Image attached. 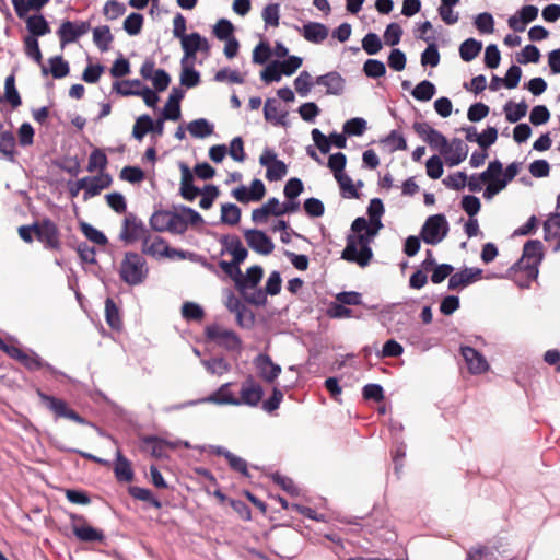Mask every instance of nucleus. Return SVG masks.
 <instances>
[{
	"label": "nucleus",
	"mask_w": 560,
	"mask_h": 560,
	"mask_svg": "<svg viewBox=\"0 0 560 560\" xmlns=\"http://www.w3.org/2000/svg\"><path fill=\"white\" fill-rule=\"evenodd\" d=\"M48 63L50 66L49 69L46 66L42 65V73L44 75L51 73V75L55 79H61L69 74V63L61 56H55L49 58Z\"/></svg>",
	"instance_id": "obj_29"
},
{
	"label": "nucleus",
	"mask_w": 560,
	"mask_h": 560,
	"mask_svg": "<svg viewBox=\"0 0 560 560\" xmlns=\"http://www.w3.org/2000/svg\"><path fill=\"white\" fill-rule=\"evenodd\" d=\"M153 129V120L149 115H142L136 119L132 128V136L141 141L148 132Z\"/></svg>",
	"instance_id": "obj_49"
},
{
	"label": "nucleus",
	"mask_w": 560,
	"mask_h": 560,
	"mask_svg": "<svg viewBox=\"0 0 560 560\" xmlns=\"http://www.w3.org/2000/svg\"><path fill=\"white\" fill-rule=\"evenodd\" d=\"M259 163L267 167L266 178L269 182H277L282 179L287 173L288 167L285 163L277 159V154L272 149L266 148L259 156Z\"/></svg>",
	"instance_id": "obj_10"
},
{
	"label": "nucleus",
	"mask_w": 560,
	"mask_h": 560,
	"mask_svg": "<svg viewBox=\"0 0 560 560\" xmlns=\"http://www.w3.org/2000/svg\"><path fill=\"white\" fill-rule=\"evenodd\" d=\"M182 48L185 52V56L182 60V63H185V60L188 58H195L197 51L208 52L210 50V45L207 38L202 37L199 33H191L187 36H183Z\"/></svg>",
	"instance_id": "obj_18"
},
{
	"label": "nucleus",
	"mask_w": 560,
	"mask_h": 560,
	"mask_svg": "<svg viewBox=\"0 0 560 560\" xmlns=\"http://www.w3.org/2000/svg\"><path fill=\"white\" fill-rule=\"evenodd\" d=\"M113 39L109 26L103 25L93 30V40L101 51H107Z\"/></svg>",
	"instance_id": "obj_42"
},
{
	"label": "nucleus",
	"mask_w": 560,
	"mask_h": 560,
	"mask_svg": "<svg viewBox=\"0 0 560 560\" xmlns=\"http://www.w3.org/2000/svg\"><path fill=\"white\" fill-rule=\"evenodd\" d=\"M482 270L479 268H465L450 277L448 289L457 290L481 279Z\"/></svg>",
	"instance_id": "obj_20"
},
{
	"label": "nucleus",
	"mask_w": 560,
	"mask_h": 560,
	"mask_svg": "<svg viewBox=\"0 0 560 560\" xmlns=\"http://www.w3.org/2000/svg\"><path fill=\"white\" fill-rule=\"evenodd\" d=\"M86 192H84V200L97 196L103 189L110 187L113 178L108 173H100L96 176H85Z\"/></svg>",
	"instance_id": "obj_21"
},
{
	"label": "nucleus",
	"mask_w": 560,
	"mask_h": 560,
	"mask_svg": "<svg viewBox=\"0 0 560 560\" xmlns=\"http://www.w3.org/2000/svg\"><path fill=\"white\" fill-rule=\"evenodd\" d=\"M108 160L105 152L102 149H94L89 158L88 163V172L93 173L95 171H100V173H105L104 170L107 167Z\"/></svg>",
	"instance_id": "obj_45"
},
{
	"label": "nucleus",
	"mask_w": 560,
	"mask_h": 560,
	"mask_svg": "<svg viewBox=\"0 0 560 560\" xmlns=\"http://www.w3.org/2000/svg\"><path fill=\"white\" fill-rule=\"evenodd\" d=\"M80 541L84 542H95L103 541L105 539V535L101 529L92 527L90 524L84 527H74L73 534Z\"/></svg>",
	"instance_id": "obj_37"
},
{
	"label": "nucleus",
	"mask_w": 560,
	"mask_h": 560,
	"mask_svg": "<svg viewBox=\"0 0 560 560\" xmlns=\"http://www.w3.org/2000/svg\"><path fill=\"white\" fill-rule=\"evenodd\" d=\"M264 115L267 121L283 126L287 113L279 114V103L277 100L268 98L264 106Z\"/></svg>",
	"instance_id": "obj_38"
},
{
	"label": "nucleus",
	"mask_w": 560,
	"mask_h": 560,
	"mask_svg": "<svg viewBox=\"0 0 560 560\" xmlns=\"http://www.w3.org/2000/svg\"><path fill=\"white\" fill-rule=\"evenodd\" d=\"M244 236L248 246L256 253L269 255L273 252L275 245L265 232L260 230H247Z\"/></svg>",
	"instance_id": "obj_17"
},
{
	"label": "nucleus",
	"mask_w": 560,
	"mask_h": 560,
	"mask_svg": "<svg viewBox=\"0 0 560 560\" xmlns=\"http://www.w3.org/2000/svg\"><path fill=\"white\" fill-rule=\"evenodd\" d=\"M363 71L366 77L377 79L386 73L385 65L376 59H368L363 65Z\"/></svg>",
	"instance_id": "obj_57"
},
{
	"label": "nucleus",
	"mask_w": 560,
	"mask_h": 560,
	"mask_svg": "<svg viewBox=\"0 0 560 560\" xmlns=\"http://www.w3.org/2000/svg\"><path fill=\"white\" fill-rule=\"evenodd\" d=\"M318 85L326 88L328 94L339 95L343 91L345 81L338 72H329L316 79Z\"/></svg>",
	"instance_id": "obj_27"
},
{
	"label": "nucleus",
	"mask_w": 560,
	"mask_h": 560,
	"mask_svg": "<svg viewBox=\"0 0 560 560\" xmlns=\"http://www.w3.org/2000/svg\"><path fill=\"white\" fill-rule=\"evenodd\" d=\"M114 474L118 481L130 482L135 478V472L131 463L126 458L120 451H117Z\"/></svg>",
	"instance_id": "obj_25"
},
{
	"label": "nucleus",
	"mask_w": 560,
	"mask_h": 560,
	"mask_svg": "<svg viewBox=\"0 0 560 560\" xmlns=\"http://www.w3.org/2000/svg\"><path fill=\"white\" fill-rule=\"evenodd\" d=\"M272 51L270 45L266 40H261L253 50V62L264 65L271 57Z\"/></svg>",
	"instance_id": "obj_61"
},
{
	"label": "nucleus",
	"mask_w": 560,
	"mask_h": 560,
	"mask_svg": "<svg viewBox=\"0 0 560 560\" xmlns=\"http://www.w3.org/2000/svg\"><path fill=\"white\" fill-rule=\"evenodd\" d=\"M232 383L221 385L220 388L208 398V400L219 405L238 406L237 397L234 396L230 389Z\"/></svg>",
	"instance_id": "obj_33"
},
{
	"label": "nucleus",
	"mask_w": 560,
	"mask_h": 560,
	"mask_svg": "<svg viewBox=\"0 0 560 560\" xmlns=\"http://www.w3.org/2000/svg\"><path fill=\"white\" fill-rule=\"evenodd\" d=\"M545 240L560 235V213L555 212L544 223Z\"/></svg>",
	"instance_id": "obj_55"
},
{
	"label": "nucleus",
	"mask_w": 560,
	"mask_h": 560,
	"mask_svg": "<svg viewBox=\"0 0 560 560\" xmlns=\"http://www.w3.org/2000/svg\"><path fill=\"white\" fill-rule=\"evenodd\" d=\"M221 243L233 256V260H236V262H243L246 259L248 252L243 246L242 241L237 235L224 236L221 240Z\"/></svg>",
	"instance_id": "obj_26"
},
{
	"label": "nucleus",
	"mask_w": 560,
	"mask_h": 560,
	"mask_svg": "<svg viewBox=\"0 0 560 560\" xmlns=\"http://www.w3.org/2000/svg\"><path fill=\"white\" fill-rule=\"evenodd\" d=\"M129 494L137 500L150 503L155 509H161L162 506L160 500L156 499L151 492V490L147 488H141L138 486L130 487Z\"/></svg>",
	"instance_id": "obj_50"
},
{
	"label": "nucleus",
	"mask_w": 560,
	"mask_h": 560,
	"mask_svg": "<svg viewBox=\"0 0 560 560\" xmlns=\"http://www.w3.org/2000/svg\"><path fill=\"white\" fill-rule=\"evenodd\" d=\"M80 229L82 231V233L84 234V236L93 242L94 244H97V245H106L107 244V237L105 236V234L101 231H98L97 229H95L94 226H92L91 224L89 223H81L80 224Z\"/></svg>",
	"instance_id": "obj_56"
},
{
	"label": "nucleus",
	"mask_w": 560,
	"mask_h": 560,
	"mask_svg": "<svg viewBox=\"0 0 560 560\" xmlns=\"http://www.w3.org/2000/svg\"><path fill=\"white\" fill-rule=\"evenodd\" d=\"M8 102L13 109L18 108L22 104V98L15 88V77L10 74L4 81V95L0 97V102Z\"/></svg>",
	"instance_id": "obj_32"
},
{
	"label": "nucleus",
	"mask_w": 560,
	"mask_h": 560,
	"mask_svg": "<svg viewBox=\"0 0 560 560\" xmlns=\"http://www.w3.org/2000/svg\"><path fill=\"white\" fill-rule=\"evenodd\" d=\"M517 15H513L509 19L508 23L509 26L514 32H524L526 28V25L530 23L532 21L536 20L538 15V8L535 5H524Z\"/></svg>",
	"instance_id": "obj_22"
},
{
	"label": "nucleus",
	"mask_w": 560,
	"mask_h": 560,
	"mask_svg": "<svg viewBox=\"0 0 560 560\" xmlns=\"http://www.w3.org/2000/svg\"><path fill=\"white\" fill-rule=\"evenodd\" d=\"M402 35V28L398 23H390L387 25L384 33L385 44L388 46H396L399 44Z\"/></svg>",
	"instance_id": "obj_64"
},
{
	"label": "nucleus",
	"mask_w": 560,
	"mask_h": 560,
	"mask_svg": "<svg viewBox=\"0 0 560 560\" xmlns=\"http://www.w3.org/2000/svg\"><path fill=\"white\" fill-rule=\"evenodd\" d=\"M200 83V74L192 67H187L183 63L180 72V84L190 89L195 88Z\"/></svg>",
	"instance_id": "obj_58"
},
{
	"label": "nucleus",
	"mask_w": 560,
	"mask_h": 560,
	"mask_svg": "<svg viewBox=\"0 0 560 560\" xmlns=\"http://www.w3.org/2000/svg\"><path fill=\"white\" fill-rule=\"evenodd\" d=\"M528 106L522 101L520 103H515L513 101H509L504 105V113L506 120L510 122H516L522 119L527 113Z\"/></svg>",
	"instance_id": "obj_40"
},
{
	"label": "nucleus",
	"mask_w": 560,
	"mask_h": 560,
	"mask_svg": "<svg viewBox=\"0 0 560 560\" xmlns=\"http://www.w3.org/2000/svg\"><path fill=\"white\" fill-rule=\"evenodd\" d=\"M26 27L31 33L30 36L37 37L44 36L50 33V27L48 22L43 15H32L26 19Z\"/></svg>",
	"instance_id": "obj_35"
},
{
	"label": "nucleus",
	"mask_w": 560,
	"mask_h": 560,
	"mask_svg": "<svg viewBox=\"0 0 560 560\" xmlns=\"http://www.w3.org/2000/svg\"><path fill=\"white\" fill-rule=\"evenodd\" d=\"M173 211L160 210L155 211L150 218V225L154 231L164 232L168 224L170 217Z\"/></svg>",
	"instance_id": "obj_60"
},
{
	"label": "nucleus",
	"mask_w": 560,
	"mask_h": 560,
	"mask_svg": "<svg viewBox=\"0 0 560 560\" xmlns=\"http://www.w3.org/2000/svg\"><path fill=\"white\" fill-rule=\"evenodd\" d=\"M351 230L353 234L348 235L341 258L349 262H355L360 267H366L373 258L370 243L374 238L373 235L369 234L366 219L363 217L357 218L351 224Z\"/></svg>",
	"instance_id": "obj_2"
},
{
	"label": "nucleus",
	"mask_w": 560,
	"mask_h": 560,
	"mask_svg": "<svg viewBox=\"0 0 560 560\" xmlns=\"http://www.w3.org/2000/svg\"><path fill=\"white\" fill-rule=\"evenodd\" d=\"M240 264L241 262H236V260H232V261L221 260L219 262L220 268L223 270V272L228 277H230L234 281L235 287L241 285V283L243 282Z\"/></svg>",
	"instance_id": "obj_52"
},
{
	"label": "nucleus",
	"mask_w": 560,
	"mask_h": 560,
	"mask_svg": "<svg viewBox=\"0 0 560 560\" xmlns=\"http://www.w3.org/2000/svg\"><path fill=\"white\" fill-rule=\"evenodd\" d=\"M241 220V209L234 203L221 206V221L229 225H236Z\"/></svg>",
	"instance_id": "obj_51"
},
{
	"label": "nucleus",
	"mask_w": 560,
	"mask_h": 560,
	"mask_svg": "<svg viewBox=\"0 0 560 560\" xmlns=\"http://www.w3.org/2000/svg\"><path fill=\"white\" fill-rule=\"evenodd\" d=\"M382 47V42L375 33H368L362 39V48L369 55L377 54Z\"/></svg>",
	"instance_id": "obj_63"
},
{
	"label": "nucleus",
	"mask_w": 560,
	"mask_h": 560,
	"mask_svg": "<svg viewBox=\"0 0 560 560\" xmlns=\"http://www.w3.org/2000/svg\"><path fill=\"white\" fill-rule=\"evenodd\" d=\"M36 394L40 401L47 409H49L57 418H67L79 424H85L86 421L75 410L71 409L68 404L55 396L45 394L42 389L37 388Z\"/></svg>",
	"instance_id": "obj_6"
},
{
	"label": "nucleus",
	"mask_w": 560,
	"mask_h": 560,
	"mask_svg": "<svg viewBox=\"0 0 560 560\" xmlns=\"http://www.w3.org/2000/svg\"><path fill=\"white\" fill-rule=\"evenodd\" d=\"M143 26V15L130 13L124 21V30L131 36L138 35Z\"/></svg>",
	"instance_id": "obj_53"
},
{
	"label": "nucleus",
	"mask_w": 560,
	"mask_h": 560,
	"mask_svg": "<svg viewBox=\"0 0 560 560\" xmlns=\"http://www.w3.org/2000/svg\"><path fill=\"white\" fill-rule=\"evenodd\" d=\"M0 350L11 359L18 361L28 371H38L45 369L51 375H56L57 371L49 363L45 362L36 352L25 351L15 343H9L0 337Z\"/></svg>",
	"instance_id": "obj_3"
},
{
	"label": "nucleus",
	"mask_w": 560,
	"mask_h": 560,
	"mask_svg": "<svg viewBox=\"0 0 560 560\" xmlns=\"http://www.w3.org/2000/svg\"><path fill=\"white\" fill-rule=\"evenodd\" d=\"M262 396V386L255 382L252 376H248L242 384L240 397H237L238 406L246 405L256 407L260 402Z\"/></svg>",
	"instance_id": "obj_14"
},
{
	"label": "nucleus",
	"mask_w": 560,
	"mask_h": 560,
	"mask_svg": "<svg viewBox=\"0 0 560 560\" xmlns=\"http://www.w3.org/2000/svg\"><path fill=\"white\" fill-rule=\"evenodd\" d=\"M205 336L209 341L214 342L230 351L242 350V340L235 331L228 329L220 324H210L205 328Z\"/></svg>",
	"instance_id": "obj_5"
},
{
	"label": "nucleus",
	"mask_w": 560,
	"mask_h": 560,
	"mask_svg": "<svg viewBox=\"0 0 560 560\" xmlns=\"http://www.w3.org/2000/svg\"><path fill=\"white\" fill-rule=\"evenodd\" d=\"M188 131L195 138H206L213 132V127L207 119L199 118L189 122Z\"/></svg>",
	"instance_id": "obj_46"
},
{
	"label": "nucleus",
	"mask_w": 560,
	"mask_h": 560,
	"mask_svg": "<svg viewBox=\"0 0 560 560\" xmlns=\"http://www.w3.org/2000/svg\"><path fill=\"white\" fill-rule=\"evenodd\" d=\"M148 273L145 260L138 253L128 252L120 265L119 275L129 285H137L143 282Z\"/></svg>",
	"instance_id": "obj_4"
},
{
	"label": "nucleus",
	"mask_w": 560,
	"mask_h": 560,
	"mask_svg": "<svg viewBox=\"0 0 560 560\" xmlns=\"http://www.w3.org/2000/svg\"><path fill=\"white\" fill-rule=\"evenodd\" d=\"M435 92L434 84L428 80H423L416 85L411 94L418 101L428 102L434 96Z\"/></svg>",
	"instance_id": "obj_48"
},
{
	"label": "nucleus",
	"mask_w": 560,
	"mask_h": 560,
	"mask_svg": "<svg viewBox=\"0 0 560 560\" xmlns=\"http://www.w3.org/2000/svg\"><path fill=\"white\" fill-rule=\"evenodd\" d=\"M518 170V163L514 162L503 172L502 163L498 160L492 161V196L500 192L517 175Z\"/></svg>",
	"instance_id": "obj_12"
},
{
	"label": "nucleus",
	"mask_w": 560,
	"mask_h": 560,
	"mask_svg": "<svg viewBox=\"0 0 560 560\" xmlns=\"http://www.w3.org/2000/svg\"><path fill=\"white\" fill-rule=\"evenodd\" d=\"M179 167L182 172L180 196L187 201H192L201 195L202 190L194 185V175L190 168L185 163H180Z\"/></svg>",
	"instance_id": "obj_19"
},
{
	"label": "nucleus",
	"mask_w": 560,
	"mask_h": 560,
	"mask_svg": "<svg viewBox=\"0 0 560 560\" xmlns=\"http://www.w3.org/2000/svg\"><path fill=\"white\" fill-rule=\"evenodd\" d=\"M481 49L482 45L480 42L474 38H468L462 43L459 47V55L464 61L468 62L476 58Z\"/></svg>",
	"instance_id": "obj_44"
},
{
	"label": "nucleus",
	"mask_w": 560,
	"mask_h": 560,
	"mask_svg": "<svg viewBox=\"0 0 560 560\" xmlns=\"http://www.w3.org/2000/svg\"><path fill=\"white\" fill-rule=\"evenodd\" d=\"M462 355L472 374L486 372L488 369L487 360L474 348L462 347Z\"/></svg>",
	"instance_id": "obj_23"
},
{
	"label": "nucleus",
	"mask_w": 560,
	"mask_h": 560,
	"mask_svg": "<svg viewBox=\"0 0 560 560\" xmlns=\"http://www.w3.org/2000/svg\"><path fill=\"white\" fill-rule=\"evenodd\" d=\"M303 37L311 43L319 44L328 37V28L317 22H308L303 26Z\"/></svg>",
	"instance_id": "obj_30"
},
{
	"label": "nucleus",
	"mask_w": 560,
	"mask_h": 560,
	"mask_svg": "<svg viewBox=\"0 0 560 560\" xmlns=\"http://www.w3.org/2000/svg\"><path fill=\"white\" fill-rule=\"evenodd\" d=\"M522 69L518 66H511L504 78L492 75V91L499 90L501 86L506 89H515L521 80Z\"/></svg>",
	"instance_id": "obj_24"
},
{
	"label": "nucleus",
	"mask_w": 560,
	"mask_h": 560,
	"mask_svg": "<svg viewBox=\"0 0 560 560\" xmlns=\"http://www.w3.org/2000/svg\"><path fill=\"white\" fill-rule=\"evenodd\" d=\"M448 232V223L443 214H434L427 219L421 230V237L427 244H439Z\"/></svg>",
	"instance_id": "obj_7"
},
{
	"label": "nucleus",
	"mask_w": 560,
	"mask_h": 560,
	"mask_svg": "<svg viewBox=\"0 0 560 560\" xmlns=\"http://www.w3.org/2000/svg\"><path fill=\"white\" fill-rule=\"evenodd\" d=\"M544 258V245L539 240L524 244L521 258L509 269V276L522 289L529 288L537 280L539 265Z\"/></svg>",
	"instance_id": "obj_1"
},
{
	"label": "nucleus",
	"mask_w": 560,
	"mask_h": 560,
	"mask_svg": "<svg viewBox=\"0 0 560 560\" xmlns=\"http://www.w3.org/2000/svg\"><path fill=\"white\" fill-rule=\"evenodd\" d=\"M441 154L448 166H455L467 158L468 147L463 140L454 138L451 142L447 141L446 147L441 150Z\"/></svg>",
	"instance_id": "obj_16"
},
{
	"label": "nucleus",
	"mask_w": 560,
	"mask_h": 560,
	"mask_svg": "<svg viewBox=\"0 0 560 560\" xmlns=\"http://www.w3.org/2000/svg\"><path fill=\"white\" fill-rule=\"evenodd\" d=\"M142 253L152 257L185 258L182 250L171 248L165 240L152 236L150 232L142 242Z\"/></svg>",
	"instance_id": "obj_8"
},
{
	"label": "nucleus",
	"mask_w": 560,
	"mask_h": 560,
	"mask_svg": "<svg viewBox=\"0 0 560 560\" xmlns=\"http://www.w3.org/2000/svg\"><path fill=\"white\" fill-rule=\"evenodd\" d=\"M182 316L186 320L200 322L205 317V312L200 305L194 302H185L182 306Z\"/></svg>",
	"instance_id": "obj_54"
},
{
	"label": "nucleus",
	"mask_w": 560,
	"mask_h": 560,
	"mask_svg": "<svg viewBox=\"0 0 560 560\" xmlns=\"http://www.w3.org/2000/svg\"><path fill=\"white\" fill-rule=\"evenodd\" d=\"M15 137L11 131H3L0 136V152L3 156L10 161H15L16 150H15Z\"/></svg>",
	"instance_id": "obj_36"
},
{
	"label": "nucleus",
	"mask_w": 560,
	"mask_h": 560,
	"mask_svg": "<svg viewBox=\"0 0 560 560\" xmlns=\"http://www.w3.org/2000/svg\"><path fill=\"white\" fill-rule=\"evenodd\" d=\"M264 270L260 266H252L247 269L246 276L242 273L243 282L236 289L243 292L246 288H255L261 280Z\"/></svg>",
	"instance_id": "obj_39"
},
{
	"label": "nucleus",
	"mask_w": 560,
	"mask_h": 560,
	"mask_svg": "<svg viewBox=\"0 0 560 560\" xmlns=\"http://www.w3.org/2000/svg\"><path fill=\"white\" fill-rule=\"evenodd\" d=\"M36 238L44 244L47 249L59 250L61 247L60 231L50 219H44L35 222Z\"/></svg>",
	"instance_id": "obj_9"
},
{
	"label": "nucleus",
	"mask_w": 560,
	"mask_h": 560,
	"mask_svg": "<svg viewBox=\"0 0 560 560\" xmlns=\"http://www.w3.org/2000/svg\"><path fill=\"white\" fill-rule=\"evenodd\" d=\"M114 89L117 91V93L128 96V95H139L142 97L143 102L148 107L154 108L159 102V95L156 91L151 90L148 86H143L140 91H132V90H121L120 83L115 82Z\"/></svg>",
	"instance_id": "obj_28"
},
{
	"label": "nucleus",
	"mask_w": 560,
	"mask_h": 560,
	"mask_svg": "<svg viewBox=\"0 0 560 560\" xmlns=\"http://www.w3.org/2000/svg\"><path fill=\"white\" fill-rule=\"evenodd\" d=\"M366 130V121L355 117L347 120L343 125V133L348 136H362Z\"/></svg>",
	"instance_id": "obj_59"
},
{
	"label": "nucleus",
	"mask_w": 560,
	"mask_h": 560,
	"mask_svg": "<svg viewBox=\"0 0 560 560\" xmlns=\"http://www.w3.org/2000/svg\"><path fill=\"white\" fill-rule=\"evenodd\" d=\"M149 231L143 222L139 220L133 213H128L122 223L120 238L126 243H133L138 240H143L148 236Z\"/></svg>",
	"instance_id": "obj_13"
},
{
	"label": "nucleus",
	"mask_w": 560,
	"mask_h": 560,
	"mask_svg": "<svg viewBox=\"0 0 560 560\" xmlns=\"http://www.w3.org/2000/svg\"><path fill=\"white\" fill-rule=\"evenodd\" d=\"M466 130V139L470 142L476 141L482 151H486L490 147V127L482 130L481 133H477L475 127L470 126L465 129Z\"/></svg>",
	"instance_id": "obj_47"
},
{
	"label": "nucleus",
	"mask_w": 560,
	"mask_h": 560,
	"mask_svg": "<svg viewBox=\"0 0 560 560\" xmlns=\"http://www.w3.org/2000/svg\"><path fill=\"white\" fill-rule=\"evenodd\" d=\"M214 453L217 455L224 456L225 459L228 460L231 469L242 474L245 477L249 476L247 463L242 457H238V456L234 455L233 453H231V452H229V451H226V450H224L222 447H217Z\"/></svg>",
	"instance_id": "obj_34"
},
{
	"label": "nucleus",
	"mask_w": 560,
	"mask_h": 560,
	"mask_svg": "<svg viewBox=\"0 0 560 560\" xmlns=\"http://www.w3.org/2000/svg\"><path fill=\"white\" fill-rule=\"evenodd\" d=\"M90 30L91 24L88 21L62 22L57 31V35L60 40V46L63 48L66 45L77 42L78 38L85 35Z\"/></svg>",
	"instance_id": "obj_11"
},
{
	"label": "nucleus",
	"mask_w": 560,
	"mask_h": 560,
	"mask_svg": "<svg viewBox=\"0 0 560 560\" xmlns=\"http://www.w3.org/2000/svg\"><path fill=\"white\" fill-rule=\"evenodd\" d=\"M143 444L150 450L153 457L161 458L165 455V448H175L176 445L172 442L163 440L155 435H148L142 438Z\"/></svg>",
	"instance_id": "obj_31"
},
{
	"label": "nucleus",
	"mask_w": 560,
	"mask_h": 560,
	"mask_svg": "<svg viewBox=\"0 0 560 560\" xmlns=\"http://www.w3.org/2000/svg\"><path fill=\"white\" fill-rule=\"evenodd\" d=\"M233 32H234L233 24L229 20H225V19L219 20L213 27V34L220 40H226L229 38L234 37Z\"/></svg>",
	"instance_id": "obj_62"
},
{
	"label": "nucleus",
	"mask_w": 560,
	"mask_h": 560,
	"mask_svg": "<svg viewBox=\"0 0 560 560\" xmlns=\"http://www.w3.org/2000/svg\"><path fill=\"white\" fill-rule=\"evenodd\" d=\"M254 365L258 371V375L267 383H273L280 375L282 369L279 364L271 360L266 353H260L254 359Z\"/></svg>",
	"instance_id": "obj_15"
},
{
	"label": "nucleus",
	"mask_w": 560,
	"mask_h": 560,
	"mask_svg": "<svg viewBox=\"0 0 560 560\" xmlns=\"http://www.w3.org/2000/svg\"><path fill=\"white\" fill-rule=\"evenodd\" d=\"M105 317L108 326L113 329H120L122 320L120 318L119 310L113 299L107 298L105 301Z\"/></svg>",
	"instance_id": "obj_43"
},
{
	"label": "nucleus",
	"mask_w": 560,
	"mask_h": 560,
	"mask_svg": "<svg viewBox=\"0 0 560 560\" xmlns=\"http://www.w3.org/2000/svg\"><path fill=\"white\" fill-rule=\"evenodd\" d=\"M49 0H12V4L20 19H24L30 10H40Z\"/></svg>",
	"instance_id": "obj_41"
}]
</instances>
